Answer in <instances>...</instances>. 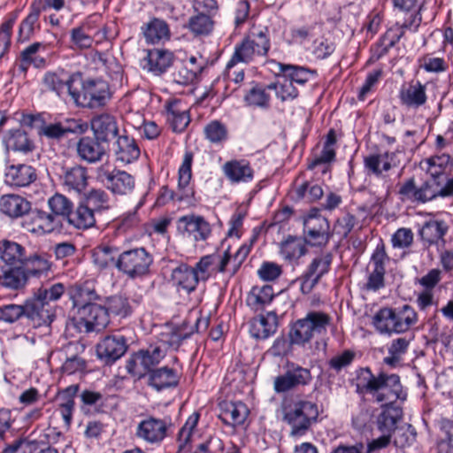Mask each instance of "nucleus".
I'll return each mask as SVG.
<instances>
[{"label": "nucleus", "instance_id": "15", "mask_svg": "<svg viewBox=\"0 0 453 453\" xmlns=\"http://www.w3.org/2000/svg\"><path fill=\"white\" fill-rule=\"evenodd\" d=\"M127 348V340L124 335L110 334L97 343L96 354L99 359L111 365L124 356Z\"/></svg>", "mask_w": 453, "mask_h": 453}, {"label": "nucleus", "instance_id": "31", "mask_svg": "<svg viewBox=\"0 0 453 453\" xmlns=\"http://www.w3.org/2000/svg\"><path fill=\"white\" fill-rule=\"evenodd\" d=\"M171 280L177 289L190 294L196 289L199 283L192 266L180 264L172 271Z\"/></svg>", "mask_w": 453, "mask_h": 453}, {"label": "nucleus", "instance_id": "43", "mask_svg": "<svg viewBox=\"0 0 453 453\" xmlns=\"http://www.w3.org/2000/svg\"><path fill=\"white\" fill-rule=\"evenodd\" d=\"M412 339L413 337L403 336L392 340L388 347V355L383 358V363L391 368L399 366Z\"/></svg>", "mask_w": 453, "mask_h": 453}, {"label": "nucleus", "instance_id": "60", "mask_svg": "<svg viewBox=\"0 0 453 453\" xmlns=\"http://www.w3.org/2000/svg\"><path fill=\"white\" fill-rule=\"evenodd\" d=\"M219 258V255L216 253L205 255L192 267L198 281H206L211 277V273L214 271L213 265L218 262Z\"/></svg>", "mask_w": 453, "mask_h": 453}, {"label": "nucleus", "instance_id": "24", "mask_svg": "<svg viewBox=\"0 0 453 453\" xmlns=\"http://www.w3.org/2000/svg\"><path fill=\"white\" fill-rule=\"evenodd\" d=\"M88 170L81 165L63 168L60 180L63 186L69 191L81 194L88 187Z\"/></svg>", "mask_w": 453, "mask_h": 453}, {"label": "nucleus", "instance_id": "19", "mask_svg": "<svg viewBox=\"0 0 453 453\" xmlns=\"http://www.w3.org/2000/svg\"><path fill=\"white\" fill-rule=\"evenodd\" d=\"M166 119L175 133L183 132L190 122L188 109L182 100L174 98L167 100L164 104Z\"/></svg>", "mask_w": 453, "mask_h": 453}, {"label": "nucleus", "instance_id": "10", "mask_svg": "<svg viewBox=\"0 0 453 453\" xmlns=\"http://www.w3.org/2000/svg\"><path fill=\"white\" fill-rule=\"evenodd\" d=\"M76 327L80 332H99L105 328L110 319L104 305L94 303L77 311Z\"/></svg>", "mask_w": 453, "mask_h": 453}, {"label": "nucleus", "instance_id": "16", "mask_svg": "<svg viewBox=\"0 0 453 453\" xmlns=\"http://www.w3.org/2000/svg\"><path fill=\"white\" fill-rule=\"evenodd\" d=\"M109 147L94 135L81 136L76 142V155L81 161L87 164H96L106 155Z\"/></svg>", "mask_w": 453, "mask_h": 453}, {"label": "nucleus", "instance_id": "28", "mask_svg": "<svg viewBox=\"0 0 453 453\" xmlns=\"http://www.w3.org/2000/svg\"><path fill=\"white\" fill-rule=\"evenodd\" d=\"M388 258L384 245H378L372 256L373 271L369 274L366 288L368 290L377 291L384 287L385 260Z\"/></svg>", "mask_w": 453, "mask_h": 453}, {"label": "nucleus", "instance_id": "42", "mask_svg": "<svg viewBox=\"0 0 453 453\" xmlns=\"http://www.w3.org/2000/svg\"><path fill=\"white\" fill-rule=\"evenodd\" d=\"M268 85L254 83V85L247 90L243 96L244 103L247 106L267 110L270 107L271 95Z\"/></svg>", "mask_w": 453, "mask_h": 453}, {"label": "nucleus", "instance_id": "29", "mask_svg": "<svg viewBox=\"0 0 453 453\" xmlns=\"http://www.w3.org/2000/svg\"><path fill=\"white\" fill-rule=\"evenodd\" d=\"M399 100L401 104L408 109H418L423 106L427 100L426 86L420 81L403 86L399 91Z\"/></svg>", "mask_w": 453, "mask_h": 453}, {"label": "nucleus", "instance_id": "61", "mask_svg": "<svg viewBox=\"0 0 453 453\" xmlns=\"http://www.w3.org/2000/svg\"><path fill=\"white\" fill-rule=\"evenodd\" d=\"M48 204L57 218L58 216H66L69 219V215H71L73 211V203L61 194H55L51 196L48 201Z\"/></svg>", "mask_w": 453, "mask_h": 453}, {"label": "nucleus", "instance_id": "18", "mask_svg": "<svg viewBox=\"0 0 453 453\" xmlns=\"http://www.w3.org/2000/svg\"><path fill=\"white\" fill-rule=\"evenodd\" d=\"M93 135L109 147L110 142L119 134L118 123L114 116L102 113L91 119Z\"/></svg>", "mask_w": 453, "mask_h": 453}, {"label": "nucleus", "instance_id": "56", "mask_svg": "<svg viewBox=\"0 0 453 453\" xmlns=\"http://www.w3.org/2000/svg\"><path fill=\"white\" fill-rule=\"evenodd\" d=\"M203 134L205 139L216 145H222L228 140V129L219 120L209 122L203 128Z\"/></svg>", "mask_w": 453, "mask_h": 453}, {"label": "nucleus", "instance_id": "5", "mask_svg": "<svg viewBox=\"0 0 453 453\" xmlns=\"http://www.w3.org/2000/svg\"><path fill=\"white\" fill-rule=\"evenodd\" d=\"M153 256L143 247L123 250L117 257V271L131 280L142 279L150 273Z\"/></svg>", "mask_w": 453, "mask_h": 453}, {"label": "nucleus", "instance_id": "38", "mask_svg": "<svg viewBox=\"0 0 453 453\" xmlns=\"http://www.w3.org/2000/svg\"><path fill=\"white\" fill-rule=\"evenodd\" d=\"M395 154L386 151L384 153L370 154L364 158V166L368 174H373L377 177L381 176L382 172H388L395 166L392 163Z\"/></svg>", "mask_w": 453, "mask_h": 453}, {"label": "nucleus", "instance_id": "35", "mask_svg": "<svg viewBox=\"0 0 453 453\" xmlns=\"http://www.w3.org/2000/svg\"><path fill=\"white\" fill-rule=\"evenodd\" d=\"M68 295L73 303V309L81 310L85 306H91L101 300L96 289L88 284H75L68 290Z\"/></svg>", "mask_w": 453, "mask_h": 453}, {"label": "nucleus", "instance_id": "32", "mask_svg": "<svg viewBox=\"0 0 453 453\" xmlns=\"http://www.w3.org/2000/svg\"><path fill=\"white\" fill-rule=\"evenodd\" d=\"M24 248L15 242L7 240L0 242V271L4 268L22 266L24 259Z\"/></svg>", "mask_w": 453, "mask_h": 453}, {"label": "nucleus", "instance_id": "33", "mask_svg": "<svg viewBox=\"0 0 453 453\" xmlns=\"http://www.w3.org/2000/svg\"><path fill=\"white\" fill-rule=\"evenodd\" d=\"M30 211L31 203L19 195L7 194L0 197V211L10 218H20Z\"/></svg>", "mask_w": 453, "mask_h": 453}, {"label": "nucleus", "instance_id": "12", "mask_svg": "<svg viewBox=\"0 0 453 453\" xmlns=\"http://www.w3.org/2000/svg\"><path fill=\"white\" fill-rule=\"evenodd\" d=\"M311 380L312 376L308 368L295 363H288L285 372L274 379L273 388L277 393H285L309 385Z\"/></svg>", "mask_w": 453, "mask_h": 453}, {"label": "nucleus", "instance_id": "14", "mask_svg": "<svg viewBox=\"0 0 453 453\" xmlns=\"http://www.w3.org/2000/svg\"><path fill=\"white\" fill-rule=\"evenodd\" d=\"M25 318L33 324V326H50L55 319L54 306L42 300L36 294L24 302Z\"/></svg>", "mask_w": 453, "mask_h": 453}, {"label": "nucleus", "instance_id": "62", "mask_svg": "<svg viewBox=\"0 0 453 453\" xmlns=\"http://www.w3.org/2000/svg\"><path fill=\"white\" fill-rule=\"evenodd\" d=\"M21 318H25L24 303H10L0 306V321L13 324Z\"/></svg>", "mask_w": 453, "mask_h": 453}, {"label": "nucleus", "instance_id": "49", "mask_svg": "<svg viewBox=\"0 0 453 453\" xmlns=\"http://www.w3.org/2000/svg\"><path fill=\"white\" fill-rule=\"evenodd\" d=\"M96 215L92 209L81 202L74 211H72L68 220L70 224L78 229H88L96 225Z\"/></svg>", "mask_w": 453, "mask_h": 453}, {"label": "nucleus", "instance_id": "25", "mask_svg": "<svg viewBox=\"0 0 453 453\" xmlns=\"http://www.w3.org/2000/svg\"><path fill=\"white\" fill-rule=\"evenodd\" d=\"M278 328V318L274 311L253 318L250 323V333L257 340H265L273 335Z\"/></svg>", "mask_w": 453, "mask_h": 453}, {"label": "nucleus", "instance_id": "23", "mask_svg": "<svg viewBox=\"0 0 453 453\" xmlns=\"http://www.w3.org/2000/svg\"><path fill=\"white\" fill-rule=\"evenodd\" d=\"M147 384L157 392L176 388L180 383L179 372L168 366L156 368L146 375Z\"/></svg>", "mask_w": 453, "mask_h": 453}, {"label": "nucleus", "instance_id": "36", "mask_svg": "<svg viewBox=\"0 0 453 453\" xmlns=\"http://www.w3.org/2000/svg\"><path fill=\"white\" fill-rule=\"evenodd\" d=\"M116 159L124 164L137 160L141 150L136 141L127 134H119L115 142Z\"/></svg>", "mask_w": 453, "mask_h": 453}, {"label": "nucleus", "instance_id": "22", "mask_svg": "<svg viewBox=\"0 0 453 453\" xmlns=\"http://www.w3.org/2000/svg\"><path fill=\"white\" fill-rule=\"evenodd\" d=\"M36 179V170L30 165L17 164L6 167L4 181L11 187H28L35 182Z\"/></svg>", "mask_w": 453, "mask_h": 453}, {"label": "nucleus", "instance_id": "47", "mask_svg": "<svg viewBox=\"0 0 453 453\" xmlns=\"http://www.w3.org/2000/svg\"><path fill=\"white\" fill-rule=\"evenodd\" d=\"M142 30L146 41L153 44L168 40L171 35L168 24L157 18H153L150 22L144 24Z\"/></svg>", "mask_w": 453, "mask_h": 453}, {"label": "nucleus", "instance_id": "41", "mask_svg": "<svg viewBox=\"0 0 453 453\" xmlns=\"http://www.w3.org/2000/svg\"><path fill=\"white\" fill-rule=\"evenodd\" d=\"M448 230L449 227L443 220L430 219L424 223L418 233L424 244L430 247L443 240Z\"/></svg>", "mask_w": 453, "mask_h": 453}, {"label": "nucleus", "instance_id": "2", "mask_svg": "<svg viewBox=\"0 0 453 453\" xmlns=\"http://www.w3.org/2000/svg\"><path fill=\"white\" fill-rule=\"evenodd\" d=\"M398 193L403 200L416 203H426L438 197H451L453 177L434 172L419 185L416 184L414 178H410L401 185Z\"/></svg>", "mask_w": 453, "mask_h": 453}, {"label": "nucleus", "instance_id": "58", "mask_svg": "<svg viewBox=\"0 0 453 453\" xmlns=\"http://www.w3.org/2000/svg\"><path fill=\"white\" fill-rule=\"evenodd\" d=\"M31 213L34 224L43 233H51L60 226L59 219L53 213L41 210H35Z\"/></svg>", "mask_w": 453, "mask_h": 453}, {"label": "nucleus", "instance_id": "46", "mask_svg": "<svg viewBox=\"0 0 453 453\" xmlns=\"http://www.w3.org/2000/svg\"><path fill=\"white\" fill-rule=\"evenodd\" d=\"M195 11L197 13L189 18L187 27L196 36L209 35L214 28V21L211 16V12Z\"/></svg>", "mask_w": 453, "mask_h": 453}, {"label": "nucleus", "instance_id": "26", "mask_svg": "<svg viewBox=\"0 0 453 453\" xmlns=\"http://www.w3.org/2000/svg\"><path fill=\"white\" fill-rule=\"evenodd\" d=\"M278 67V77H285L292 81L295 85L303 87L311 79L317 76V71L307 68L305 66L283 64L273 61Z\"/></svg>", "mask_w": 453, "mask_h": 453}, {"label": "nucleus", "instance_id": "17", "mask_svg": "<svg viewBox=\"0 0 453 453\" xmlns=\"http://www.w3.org/2000/svg\"><path fill=\"white\" fill-rule=\"evenodd\" d=\"M101 178L104 186L114 195L127 196L132 193L135 187L134 177L123 170L115 168L106 171Z\"/></svg>", "mask_w": 453, "mask_h": 453}, {"label": "nucleus", "instance_id": "52", "mask_svg": "<svg viewBox=\"0 0 453 453\" xmlns=\"http://www.w3.org/2000/svg\"><path fill=\"white\" fill-rule=\"evenodd\" d=\"M96 214H101L111 208L110 196L106 191L101 188L90 189L82 201Z\"/></svg>", "mask_w": 453, "mask_h": 453}, {"label": "nucleus", "instance_id": "3", "mask_svg": "<svg viewBox=\"0 0 453 453\" xmlns=\"http://www.w3.org/2000/svg\"><path fill=\"white\" fill-rule=\"evenodd\" d=\"M318 416V406L311 401L299 400L284 407L283 419L290 426L289 435L294 438L306 434Z\"/></svg>", "mask_w": 453, "mask_h": 453}, {"label": "nucleus", "instance_id": "44", "mask_svg": "<svg viewBox=\"0 0 453 453\" xmlns=\"http://www.w3.org/2000/svg\"><path fill=\"white\" fill-rule=\"evenodd\" d=\"M372 325L380 334H396L395 308L380 309L372 318Z\"/></svg>", "mask_w": 453, "mask_h": 453}, {"label": "nucleus", "instance_id": "51", "mask_svg": "<svg viewBox=\"0 0 453 453\" xmlns=\"http://www.w3.org/2000/svg\"><path fill=\"white\" fill-rule=\"evenodd\" d=\"M321 225L319 226V230L312 229L303 231L305 244L312 247H324L326 246L332 236L329 231L330 225L327 219H321Z\"/></svg>", "mask_w": 453, "mask_h": 453}, {"label": "nucleus", "instance_id": "40", "mask_svg": "<svg viewBox=\"0 0 453 453\" xmlns=\"http://www.w3.org/2000/svg\"><path fill=\"white\" fill-rule=\"evenodd\" d=\"M306 252V244L300 237L288 235L280 243V254L290 264L296 263Z\"/></svg>", "mask_w": 453, "mask_h": 453}, {"label": "nucleus", "instance_id": "27", "mask_svg": "<svg viewBox=\"0 0 453 453\" xmlns=\"http://www.w3.org/2000/svg\"><path fill=\"white\" fill-rule=\"evenodd\" d=\"M194 155L191 151L187 150L183 156L182 163L178 171V190L180 193L176 198L178 201H183L193 198L195 190L190 187L192 179V164Z\"/></svg>", "mask_w": 453, "mask_h": 453}, {"label": "nucleus", "instance_id": "4", "mask_svg": "<svg viewBox=\"0 0 453 453\" xmlns=\"http://www.w3.org/2000/svg\"><path fill=\"white\" fill-rule=\"evenodd\" d=\"M331 321L332 318L326 312L309 311L291 326L288 333L291 343L303 346L315 335L325 334Z\"/></svg>", "mask_w": 453, "mask_h": 453}, {"label": "nucleus", "instance_id": "6", "mask_svg": "<svg viewBox=\"0 0 453 453\" xmlns=\"http://www.w3.org/2000/svg\"><path fill=\"white\" fill-rule=\"evenodd\" d=\"M77 83L81 89L75 87L72 99L75 105L82 108L96 109L103 107L111 98L109 84L102 79L81 78Z\"/></svg>", "mask_w": 453, "mask_h": 453}, {"label": "nucleus", "instance_id": "21", "mask_svg": "<svg viewBox=\"0 0 453 453\" xmlns=\"http://www.w3.org/2000/svg\"><path fill=\"white\" fill-rule=\"evenodd\" d=\"M173 53L167 50L152 49L147 50L146 57L142 60V67L155 75L165 73L173 65Z\"/></svg>", "mask_w": 453, "mask_h": 453}, {"label": "nucleus", "instance_id": "9", "mask_svg": "<svg viewBox=\"0 0 453 453\" xmlns=\"http://www.w3.org/2000/svg\"><path fill=\"white\" fill-rule=\"evenodd\" d=\"M168 429L169 422L165 418L144 415L137 424L134 434L147 444L159 445L167 437Z\"/></svg>", "mask_w": 453, "mask_h": 453}, {"label": "nucleus", "instance_id": "13", "mask_svg": "<svg viewBox=\"0 0 453 453\" xmlns=\"http://www.w3.org/2000/svg\"><path fill=\"white\" fill-rule=\"evenodd\" d=\"M81 80L80 72L69 73L64 69H58L54 72H46L42 78V84L58 96H62L66 91L72 97L75 84Z\"/></svg>", "mask_w": 453, "mask_h": 453}, {"label": "nucleus", "instance_id": "48", "mask_svg": "<svg viewBox=\"0 0 453 453\" xmlns=\"http://www.w3.org/2000/svg\"><path fill=\"white\" fill-rule=\"evenodd\" d=\"M22 266H15L0 271V284L7 288L18 290L24 288L28 280Z\"/></svg>", "mask_w": 453, "mask_h": 453}, {"label": "nucleus", "instance_id": "34", "mask_svg": "<svg viewBox=\"0 0 453 453\" xmlns=\"http://www.w3.org/2000/svg\"><path fill=\"white\" fill-rule=\"evenodd\" d=\"M222 169L226 177L231 182H250L254 177V171L250 162L245 159L227 161L224 164Z\"/></svg>", "mask_w": 453, "mask_h": 453}, {"label": "nucleus", "instance_id": "50", "mask_svg": "<svg viewBox=\"0 0 453 453\" xmlns=\"http://www.w3.org/2000/svg\"><path fill=\"white\" fill-rule=\"evenodd\" d=\"M5 142L7 148L23 153L31 152L35 149L34 142L28 138L27 134L20 128L10 130L5 138Z\"/></svg>", "mask_w": 453, "mask_h": 453}, {"label": "nucleus", "instance_id": "11", "mask_svg": "<svg viewBox=\"0 0 453 453\" xmlns=\"http://www.w3.org/2000/svg\"><path fill=\"white\" fill-rule=\"evenodd\" d=\"M179 234L184 238H190L194 242H204L211 234L210 223L201 215L194 213L180 217L176 222Z\"/></svg>", "mask_w": 453, "mask_h": 453}, {"label": "nucleus", "instance_id": "53", "mask_svg": "<svg viewBox=\"0 0 453 453\" xmlns=\"http://www.w3.org/2000/svg\"><path fill=\"white\" fill-rule=\"evenodd\" d=\"M396 334H403L418 322V313L409 304L395 308Z\"/></svg>", "mask_w": 453, "mask_h": 453}, {"label": "nucleus", "instance_id": "39", "mask_svg": "<svg viewBox=\"0 0 453 453\" xmlns=\"http://www.w3.org/2000/svg\"><path fill=\"white\" fill-rule=\"evenodd\" d=\"M119 253L116 246L101 244L92 250V262L101 271L110 267L117 269V257Z\"/></svg>", "mask_w": 453, "mask_h": 453}, {"label": "nucleus", "instance_id": "1", "mask_svg": "<svg viewBox=\"0 0 453 453\" xmlns=\"http://www.w3.org/2000/svg\"><path fill=\"white\" fill-rule=\"evenodd\" d=\"M358 395H369L374 403H380L381 412L377 416L376 427L380 434H392L397 429V422L402 418V409L394 403L404 400L403 386L398 374L380 371L373 373L370 367L362 369L360 381L357 384Z\"/></svg>", "mask_w": 453, "mask_h": 453}, {"label": "nucleus", "instance_id": "59", "mask_svg": "<svg viewBox=\"0 0 453 453\" xmlns=\"http://www.w3.org/2000/svg\"><path fill=\"white\" fill-rule=\"evenodd\" d=\"M203 71L202 65L188 66L187 64H180L176 66L173 73V81L180 85L193 83L197 75Z\"/></svg>", "mask_w": 453, "mask_h": 453}, {"label": "nucleus", "instance_id": "55", "mask_svg": "<svg viewBox=\"0 0 453 453\" xmlns=\"http://www.w3.org/2000/svg\"><path fill=\"white\" fill-rule=\"evenodd\" d=\"M104 307L108 316L111 313L114 316L127 318L132 314V307L128 298L121 295L107 297Z\"/></svg>", "mask_w": 453, "mask_h": 453}, {"label": "nucleus", "instance_id": "8", "mask_svg": "<svg viewBox=\"0 0 453 453\" xmlns=\"http://www.w3.org/2000/svg\"><path fill=\"white\" fill-rule=\"evenodd\" d=\"M165 352L160 346H150L134 352L127 361L126 369L132 376L146 377L165 357Z\"/></svg>", "mask_w": 453, "mask_h": 453}, {"label": "nucleus", "instance_id": "63", "mask_svg": "<svg viewBox=\"0 0 453 453\" xmlns=\"http://www.w3.org/2000/svg\"><path fill=\"white\" fill-rule=\"evenodd\" d=\"M65 286L62 283L46 284L40 287L35 294L48 303L58 300L65 293Z\"/></svg>", "mask_w": 453, "mask_h": 453}, {"label": "nucleus", "instance_id": "20", "mask_svg": "<svg viewBox=\"0 0 453 453\" xmlns=\"http://www.w3.org/2000/svg\"><path fill=\"white\" fill-rule=\"evenodd\" d=\"M332 261L333 255L331 252H326L313 258L303 274L302 289L304 290L307 288L308 291L311 290L320 279L329 272Z\"/></svg>", "mask_w": 453, "mask_h": 453}, {"label": "nucleus", "instance_id": "37", "mask_svg": "<svg viewBox=\"0 0 453 453\" xmlns=\"http://www.w3.org/2000/svg\"><path fill=\"white\" fill-rule=\"evenodd\" d=\"M47 253H34L29 257L24 256L22 267L28 277L40 278L50 271L52 263Z\"/></svg>", "mask_w": 453, "mask_h": 453}, {"label": "nucleus", "instance_id": "64", "mask_svg": "<svg viewBox=\"0 0 453 453\" xmlns=\"http://www.w3.org/2000/svg\"><path fill=\"white\" fill-rule=\"evenodd\" d=\"M393 434V443L396 448L404 449L405 447H409L412 445L416 440V433L411 426L408 427H397Z\"/></svg>", "mask_w": 453, "mask_h": 453}, {"label": "nucleus", "instance_id": "57", "mask_svg": "<svg viewBox=\"0 0 453 453\" xmlns=\"http://www.w3.org/2000/svg\"><path fill=\"white\" fill-rule=\"evenodd\" d=\"M279 79L281 80L268 84L270 89L275 90L277 97L282 102L297 98L299 91L296 85L285 77H279Z\"/></svg>", "mask_w": 453, "mask_h": 453}, {"label": "nucleus", "instance_id": "45", "mask_svg": "<svg viewBox=\"0 0 453 453\" xmlns=\"http://www.w3.org/2000/svg\"><path fill=\"white\" fill-rule=\"evenodd\" d=\"M274 296L272 286H255L249 292L246 303L254 311H263L265 305L269 304Z\"/></svg>", "mask_w": 453, "mask_h": 453}, {"label": "nucleus", "instance_id": "30", "mask_svg": "<svg viewBox=\"0 0 453 453\" xmlns=\"http://www.w3.org/2000/svg\"><path fill=\"white\" fill-rule=\"evenodd\" d=\"M250 410L242 402L224 403L220 406L219 418L226 425L235 426L244 423Z\"/></svg>", "mask_w": 453, "mask_h": 453}, {"label": "nucleus", "instance_id": "54", "mask_svg": "<svg viewBox=\"0 0 453 453\" xmlns=\"http://www.w3.org/2000/svg\"><path fill=\"white\" fill-rule=\"evenodd\" d=\"M324 195L322 187L317 183L304 181L297 186L293 193V199L296 201L305 200L313 203L319 200Z\"/></svg>", "mask_w": 453, "mask_h": 453}, {"label": "nucleus", "instance_id": "7", "mask_svg": "<svg viewBox=\"0 0 453 453\" xmlns=\"http://www.w3.org/2000/svg\"><path fill=\"white\" fill-rule=\"evenodd\" d=\"M270 47L267 28L251 32L249 36L235 45L234 54L230 58V66L238 63L249 64L256 57L266 56Z\"/></svg>", "mask_w": 453, "mask_h": 453}]
</instances>
